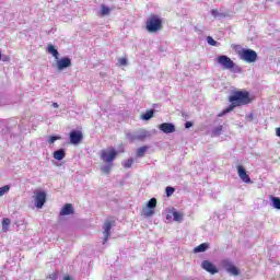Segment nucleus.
<instances>
[{
    "instance_id": "f257e3e1",
    "label": "nucleus",
    "mask_w": 280,
    "mask_h": 280,
    "mask_svg": "<svg viewBox=\"0 0 280 280\" xmlns=\"http://www.w3.org/2000/svg\"><path fill=\"white\" fill-rule=\"evenodd\" d=\"M231 105L223 109L222 113L218 115V117H224V115L231 113L234 108H237V106H244L246 104H250L252 100L246 91H238L235 92L232 96H230Z\"/></svg>"
},
{
    "instance_id": "f03ea898",
    "label": "nucleus",
    "mask_w": 280,
    "mask_h": 280,
    "mask_svg": "<svg viewBox=\"0 0 280 280\" xmlns=\"http://www.w3.org/2000/svg\"><path fill=\"white\" fill-rule=\"evenodd\" d=\"M145 30L150 34H156V32H161L163 30V19H161L159 15L151 14L147 19Z\"/></svg>"
},
{
    "instance_id": "7ed1b4c3",
    "label": "nucleus",
    "mask_w": 280,
    "mask_h": 280,
    "mask_svg": "<svg viewBox=\"0 0 280 280\" xmlns=\"http://www.w3.org/2000/svg\"><path fill=\"white\" fill-rule=\"evenodd\" d=\"M217 62L224 70L231 71V69H233L234 73H242V68L235 67V62L226 55L219 56Z\"/></svg>"
},
{
    "instance_id": "20e7f679",
    "label": "nucleus",
    "mask_w": 280,
    "mask_h": 280,
    "mask_svg": "<svg viewBox=\"0 0 280 280\" xmlns=\"http://www.w3.org/2000/svg\"><path fill=\"white\" fill-rule=\"evenodd\" d=\"M238 58L240 60L248 62L249 65L253 62H257V51L253 49L243 48L238 51Z\"/></svg>"
},
{
    "instance_id": "39448f33",
    "label": "nucleus",
    "mask_w": 280,
    "mask_h": 280,
    "mask_svg": "<svg viewBox=\"0 0 280 280\" xmlns=\"http://www.w3.org/2000/svg\"><path fill=\"white\" fill-rule=\"evenodd\" d=\"M156 209V198H151L147 203L142 206V218H152Z\"/></svg>"
},
{
    "instance_id": "423d86ee",
    "label": "nucleus",
    "mask_w": 280,
    "mask_h": 280,
    "mask_svg": "<svg viewBox=\"0 0 280 280\" xmlns=\"http://www.w3.org/2000/svg\"><path fill=\"white\" fill-rule=\"evenodd\" d=\"M220 266L223 267L231 277H240V268H237L233 261L224 259L220 262Z\"/></svg>"
},
{
    "instance_id": "0eeeda50",
    "label": "nucleus",
    "mask_w": 280,
    "mask_h": 280,
    "mask_svg": "<svg viewBox=\"0 0 280 280\" xmlns=\"http://www.w3.org/2000/svg\"><path fill=\"white\" fill-rule=\"evenodd\" d=\"M117 158V151L113 148L101 151V159L104 163H113Z\"/></svg>"
},
{
    "instance_id": "6e6552de",
    "label": "nucleus",
    "mask_w": 280,
    "mask_h": 280,
    "mask_svg": "<svg viewBox=\"0 0 280 280\" xmlns=\"http://www.w3.org/2000/svg\"><path fill=\"white\" fill-rule=\"evenodd\" d=\"M36 209H43L47 202V194L45 191H36L33 196Z\"/></svg>"
},
{
    "instance_id": "1a4fd4ad",
    "label": "nucleus",
    "mask_w": 280,
    "mask_h": 280,
    "mask_svg": "<svg viewBox=\"0 0 280 280\" xmlns=\"http://www.w3.org/2000/svg\"><path fill=\"white\" fill-rule=\"evenodd\" d=\"M56 66L58 71H65V69H69V67H71V59L68 57L61 58L60 57L58 59H56Z\"/></svg>"
},
{
    "instance_id": "9d476101",
    "label": "nucleus",
    "mask_w": 280,
    "mask_h": 280,
    "mask_svg": "<svg viewBox=\"0 0 280 280\" xmlns=\"http://www.w3.org/2000/svg\"><path fill=\"white\" fill-rule=\"evenodd\" d=\"M159 130L164 132V135H172V132H176V126L172 122H164L158 126Z\"/></svg>"
},
{
    "instance_id": "9b49d317",
    "label": "nucleus",
    "mask_w": 280,
    "mask_h": 280,
    "mask_svg": "<svg viewBox=\"0 0 280 280\" xmlns=\"http://www.w3.org/2000/svg\"><path fill=\"white\" fill-rule=\"evenodd\" d=\"M238 178L243 180V183L250 184L253 180H250V176H248V173H246V168L244 166L238 165L236 166Z\"/></svg>"
},
{
    "instance_id": "f8f14e48",
    "label": "nucleus",
    "mask_w": 280,
    "mask_h": 280,
    "mask_svg": "<svg viewBox=\"0 0 280 280\" xmlns=\"http://www.w3.org/2000/svg\"><path fill=\"white\" fill-rule=\"evenodd\" d=\"M201 268L207 272H210V275H218L219 272L218 268H215V265L209 260H203L201 264Z\"/></svg>"
},
{
    "instance_id": "ddd939ff",
    "label": "nucleus",
    "mask_w": 280,
    "mask_h": 280,
    "mask_svg": "<svg viewBox=\"0 0 280 280\" xmlns=\"http://www.w3.org/2000/svg\"><path fill=\"white\" fill-rule=\"evenodd\" d=\"M110 229H113V222L106 221L103 225V244H106V242H108V237H110Z\"/></svg>"
},
{
    "instance_id": "4468645a",
    "label": "nucleus",
    "mask_w": 280,
    "mask_h": 280,
    "mask_svg": "<svg viewBox=\"0 0 280 280\" xmlns=\"http://www.w3.org/2000/svg\"><path fill=\"white\" fill-rule=\"evenodd\" d=\"M82 138V131L74 130L70 132V143H72V145H78L79 143H81Z\"/></svg>"
},
{
    "instance_id": "2eb2a0df",
    "label": "nucleus",
    "mask_w": 280,
    "mask_h": 280,
    "mask_svg": "<svg viewBox=\"0 0 280 280\" xmlns=\"http://www.w3.org/2000/svg\"><path fill=\"white\" fill-rule=\"evenodd\" d=\"M73 213V206L71 203H67L60 211V215H71Z\"/></svg>"
},
{
    "instance_id": "dca6fc26",
    "label": "nucleus",
    "mask_w": 280,
    "mask_h": 280,
    "mask_svg": "<svg viewBox=\"0 0 280 280\" xmlns=\"http://www.w3.org/2000/svg\"><path fill=\"white\" fill-rule=\"evenodd\" d=\"M185 218V214L183 212L176 211V209L173 210V222H183Z\"/></svg>"
},
{
    "instance_id": "f3484780",
    "label": "nucleus",
    "mask_w": 280,
    "mask_h": 280,
    "mask_svg": "<svg viewBox=\"0 0 280 280\" xmlns=\"http://www.w3.org/2000/svg\"><path fill=\"white\" fill-rule=\"evenodd\" d=\"M48 54H50L56 60L60 58V52H58V49H56L54 45H48Z\"/></svg>"
},
{
    "instance_id": "a211bd4d",
    "label": "nucleus",
    "mask_w": 280,
    "mask_h": 280,
    "mask_svg": "<svg viewBox=\"0 0 280 280\" xmlns=\"http://www.w3.org/2000/svg\"><path fill=\"white\" fill-rule=\"evenodd\" d=\"M65 156H66L65 149H59L54 152V159H56V161H62Z\"/></svg>"
},
{
    "instance_id": "6ab92c4d",
    "label": "nucleus",
    "mask_w": 280,
    "mask_h": 280,
    "mask_svg": "<svg viewBox=\"0 0 280 280\" xmlns=\"http://www.w3.org/2000/svg\"><path fill=\"white\" fill-rule=\"evenodd\" d=\"M206 250H209V244L202 243L199 246L194 248V253H205Z\"/></svg>"
},
{
    "instance_id": "aec40b11",
    "label": "nucleus",
    "mask_w": 280,
    "mask_h": 280,
    "mask_svg": "<svg viewBox=\"0 0 280 280\" xmlns=\"http://www.w3.org/2000/svg\"><path fill=\"white\" fill-rule=\"evenodd\" d=\"M152 117H154V110L152 109L141 115V119L144 121H149V119H152Z\"/></svg>"
},
{
    "instance_id": "412c9836",
    "label": "nucleus",
    "mask_w": 280,
    "mask_h": 280,
    "mask_svg": "<svg viewBox=\"0 0 280 280\" xmlns=\"http://www.w3.org/2000/svg\"><path fill=\"white\" fill-rule=\"evenodd\" d=\"M113 170V164L108 162V164H105L101 167V172L103 174H110V171Z\"/></svg>"
},
{
    "instance_id": "4be33fe9",
    "label": "nucleus",
    "mask_w": 280,
    "mask_h": 280,
    "mask_svg": "<svg viewBox=\"0 0 280 280\" xmlns=\"http://www.w3.org/2000/svg\"><path fill=\"white\" fill-rule=\"evenodd\" d=\"M211 14H212V16H213L214 19H224V16H226V14H224V13L218 11V9H213V10L211 11Z\"/></svg>"
},
{
    "instance_id": "5701e85b",
    "label": "nucleus",
    "mask_w": 280,
    "mask_h": 280,
    "mask_svg": "<svg viewBox=\"0 0 280 280\" xmlns=\"http://www.w3.org/2000/svg\"><path fill=\"white\" fill-rule=\"evenodd\" d=\"M149 148L148 147H140L137 150V156H139L140 159L143 158L145 155V152H148Z\"/></svg>"
},
{
    "instance_id": "b1692460",
    "label": "nucleus",
    "mask_w": 280,
    "mask_h": 280,
    "mask_svg": "<svg viewBox=\"0 0 280 280\" xmlns=\"http://www.w3.org/2000/svg\"><path fill=\"white\" fill-rule=\"evenodd\" d=\"M101 14L102 16H108V14H110V8L106 7L105 4H102Z\"/></svg>"
},
{
    "instance_id": "393cba45",
    "label": "nucleus",
    "mask_w": 280,
    "mask_h": 280,
    "mask_svg": "<svg viewBox=\"0 0 280 280\" xmlns=\"http://www.w3.org/2000/svg\"><path fill=\"white\" fill-rule=\"evenodd\" d=\"M271 202H272L273 209L280 210V198L279 197H272Z\"/></svg>"
},
{
    "instance_id": "a878e982",
    "label": "nucleus",
    "mask_w": 280,
    "mask_h": 280,
    "mask_svg": "<svg viewBox=\"0 0 280 280\" xmlns=\"http://www.w3.org/2000/svg\"><path fill=\"white\" fill-rule=\"evenodd\" d=\"M10 229V219L5 218L2 220V231L8 232Z\"/></svg>"
},
{
    "instance_id": "bb28decb",
    "label": "nucleus",
    "mask_w": 280,
    "mask_h": 280,
    "mask_svg": "<svg viewBox=\"0 0 280 280\" xmlns=\"http://www.w3.org/2000/svg\"><path fill=\"white\" fill-rule=\"evenodd\" d=\"M222 135V125L217 126L212 131V137H220Z\"/></svg>"
},
{
    "instance_id": "cd10ccee",
    "label": "nucleus",
    "mask_w": 280,
    "mask_h": 280,
    "mask_svg": "<svg viewBox=\"0 0 280 280\" xmlns=\"http://www.w3.org/2000/svg\"><path fill=\"white\" fill-rule=\"evenodd\" d=\"M60 139H62L60 136H49L47 141L49 145H52V143H56V141H60Z\"/></svg>"
},
{
    "instance_id": "c85d7f7f",
    "label": "nucleus",
    "mask_w": 280,
    "mask_h": 280,
    "mask_svg": "<svg viewBox=\"0 0 280 280\" xmlns=\"http://www.w3.org/2000/svg\"><path fill=\"white\" fill-rule=\"evenodd\" d=\"M132 163H135V160L132 158L126 160L124 163H122V166L126 168V170H129V167H132Z\"/></svg>"
},
{
    "instance_id": "c756f323",
    "label": "nucleus",
    "mask_w": 280,
    "mask_h": 280,
    "mask_svg": "<svg viewBox=\"0 0 280 280\" xmlns=\"http://www.w3.org/2000/svg\"><path fill=\"white\" fill-rule=\"evenodd\" d=\"M174 209H171L166 213V222H174Z\"/></svg>"
},
{
    "instance_id": "7c9ffc66",
    "label": "nucleus",
    "mask_w": 280,
    "mask_h": 280,
    "mask_svg": "<svg viewBox=\"0 0 280 280\" xmlns=\"http://www.w3.org/2000/svg\"><path fill=\"white\" fill-rule=\"evenodd\" d=\"M10 191V186L5 185L3 187L0 188V198L2 196H5V194H8Z\"/></svg>"
},
{
    "instance_id": "2f4dec72",
    "label": "nucleus",
    "mask_w": 280,
    "mask_h": 280,
    "mask_svg": "<svg viewBox=\"0 0 280 280\" xmlns=\"http://www.w3.org/2000/svg\"><path fill=\"white\" fill-rule=\"evenodd\" d=\"M118 65H119L120 67H127V66H128V59L125 58V57L119 58V59H118Z\"/></svg>"
},
{
    "instance_id": "473e14b6",
    "label": "nucleus",
    "mask_w": 280,
    "mask_h": 280,
    "mask_svg": "<svg viewBox=\"0 0 280 280\" xmlns=\"http://www.w3.org/2000/svg\"><path fill=\"white\" fill-rule=\"evenodd\" d=\"M207 40H208V45H211L212 47H218V42H215L213 37L209 36Z\"/></svg>"
},
{
    "instance_id": "72a5a7b5",
    "label": "nucleus",
    "mask_w": 280,
    "mask_h": 280,
    "mask_svg": "<svg viewBox=\"0 0 280 280\" xmlns=\"http://www.w3.org/2000/svg\"><path fill=\"white\" fill-rule=\"evenodd\" d=\"M174 194V188L173 187H166V196L167 198H170V196H172Z\"/></svg>"
},
{
    "instance_id": "f704fd0d",
    "label": "nucleus",
    "mask_w": 280,
    "mask_h": 280,
    "mask_svg": "<svg viewBox=\"0 0 280 280\" xmlns=\"http://www.w3.org/2000/svg\"><path fill=\"white\" fill-rule=\"evenodd\" d=\"M47 279H48V280H56V279H58V273H57V272H52V273H50V275L48 276Z\"/></svg>"
},
{
    "instance_id": "c9c22d12",
    "label": "nucleus",
    "mask_w": 280,
    "mask_h": 280,
    "mask_svg": "<svg viewBox=\"0 0 280 280\" xmlns=\"http://www.w3.org/2000/svg\"><path fill=\"white\" fill-rule=\"evenodd\" d=\"M191 126H194V124H191V121H187V122L185 124V128H191Z\"/></svg>"
},
{
    "instance_id": "e433bc0d",
    "label": "nucleus",
    "mask_w": 280,
    "mask_h": 280,
    "mask_svg": "<svg viewBox=\"0 0 280 280\" xmlns=\"http://www.w3.org/2000/svg\"><path fill=\"white\" fill-rule=\"evenodd\" d=\"M277 137H280V127L276 129Z\"/></svg>"
},
{
    "instance_id": "4c0bfd02",
    "label": "nucleus",
    "mask_w": 280,
    "mask_h": 280,
    "mask_svg": "<svg viewBox=\"0 0 280 280\" xmlns=\"http://www.w3.org/2000/svg\"><path fill=\"white\" fill-rule=\"evenodd\" d=\"M52 107L58 108L59 107L58 103H52Z\"/></svg>"
},
{
    "instance_id": "58836bf2",
    "label": "nucleus",
    "mask_w": 280,
    "mask_h": 280,
    "mask_svg": "<svg viewBox=\"0 0 280 280\" xmlns=\"http://www.w3.org/2000/svg\"><path fill=\"white\" fill-rule=\"evenodd\" d=\"M63 280H71V277L66 276V277L63 278Z\"/></svg>"
},
{
    "instance_id": "ea45409f",
    "label": "nucleus",
    "mask_w": 280,
    "mask_h": 280,
    "mask_svg": "<svg viewBox=\"0 0 280 280\" xmlns=\"http://www.w3.org/2000/svg\"><path fill=\"white\" fill-rule=\"evenodd\" d=\"M0 60H1V52H0Z\"/></svg>"
}]
</instances>
